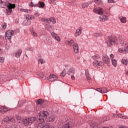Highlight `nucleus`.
I'll use <instances>...</instances> for the list:
<instances>
[{"label": "nucleus", "mask_w": 128, "mask_h": 128, "mask_svg": "<svg viewBox=\"0 0 128 128\" xmlns=\"http://www.w3.org/2000/svg\"><path fill=\"white\" fill-rule=\"evenodd\" d=\"M0 8H8L6 12L7 16H10V14L12 12V8L14 10L16 8V4H12L8 1H2V0H0Z\"/></svg>", "instance_id": "f257e3e1"}, {"label": "nucleus", "mask_w": 128, "mask_h": 128, "mask_svg": "<svg viewBox=\"0 0 128 128\" xmlns=\"http://www.w3.org/2000/svg\"><path fill=\"white\" fill-rule=\"evenodd\" d=\"M93 11L94 12L100 15L99 17L100 22H106V20H108V16L104 15V9L100 8H99L98 9L95 8L94 9Z\"/></svg>", "instance_id": "f03ea898"}, {"label": "nucleus", "mask_w": 128, "mask_h": 128, "mask_svg": "<svg viewBox=\"0 0 128 128\" xmlns=\"http://www.w3.org/2000/svg\"><path fill=\"white\" fill-rule=\"evenodd\" d=\"M107 46H112L113 44H118V38L114 36H110L106 41Z\"/></svg>", "instance_id": "7ed1b4c3"}, {"label": "nucleus", "mask_w": 128, "mask_h": 128, "mask_svg": "<svg viewBox=\"0 0 128 128\" xmlns=\"http://www.w3.org/2000/svg\"><path fill=\"white\" fill-rule=\"evenodd\" d=\"M48 112L46 111L40 112L38 118L40 122H44V120L46 118V116H48Z\"/></svg>", "instance_id": "20e7f679"}, {"label": "nucleus", "mask_w": 128, "mask_h": 128, "mask_svg": "<svg viewBox=\"0 0 128 128\" xmlns=\"http://www.w3.org/2000/svg\"><path fill=\"white\" fill-rule=\"evenodd\" d=\"M14 30H7L5 33V38L6 40H10L12 39V36H14Z\"/></svg>", "instance_id": "39448f33"}, {"label": "nucleus", "mask_w": 128, "mask_h": 128, "mask_svg": "<svg viewBox=\"0 0 128 128\" xmlns=\"http://www.w3.org/2000/svg\"><path fill=\"white\" fill-rule=\"evenodd\" d=\"M38 128H54V126L49 125L46 123H39Z\"/></svg>", "instance_id": "423d86ee"}, {"label": "nucleus", "mask_w": 128, "mask_h": 128, "mask_svg": "<svg viewBox=\"0 0 128 128\" xmlns=\"http://www.w3.org/2000/svg\"><path fill=\"white\" fill-rule=\"evenodd\" d=\"M22 52V50L21 49H18L14 53V56H16V58H20Z\"/></svg>", "instance_id": "0eeeda50"}, {"label": "nucleus", "mask_w": 128, "mask_h": 128, "mask_svg": "<svg viewBox=\"0 0 128 128\" xmlns=\"http://www.w3.org/2000/svg\"><path fill=\"white\" fill-rule=\"evenodd\" d=\"M82 32V27H79L78 29L76 30V32L74 34V36L76 38L80 36Z\"/></svg>", "instance_id": "6e6552de"}, {"label": "nucleus", "mask_w": 128, "mask_h": 128, "mask_svg": "<svg viewBox=\"0 0 128 128\" xmlns=\"http://www.w3.org/2000/svg\"><path fill=\"white\" fill-rule=\"evenodd\" d=\"M51 36L53 38H54V40H58V42H60V38L58 35V34L54 33V32H52L51 33Z\"/></svg>", "instance_id": "1a4fd4ad"}, {"label": "nucleus", "mask_w": 128, "mask_h": 128, "mask_svg": "<svg viewBox=\"0 0 128 128\" xmlns=\"http://www.w3.org/2000/svg\"><path fill=\"white\" fill-rule=\"evenodd\" d=\"M102 62L98 60H96L93 62V66H95L96 68L100 66H102Z\"/></svg>", "instance_id": "9d476101"}, {"label": "nucleus", "mask_w": 128, "mask_h": 128, "mask_svg": "<svg viewBox=\"0 0 128 128\" xmlns=\"http://www.w3.org/2000/svg\"><path fill=\"white\" fill-rule=\"evenodd\" d=\"M97 92H99L101 94H106V92H108V88H98L96 90Z\"/></svg>", "instance_id": "9b49d317"}, {"label": "nucleus", "mask_w": 128, "mask_h": 128, "mask_svg": "<svg viewBox=\"0 0 128 128\" xmlns=\"http://www.w3.org/2000/svg\"><path fill=\"white\" fill-rule=\"evenodd\" d=\"M58 80V77L54 74H50L49 76L50 82H54V80Z\"/></svg>", "instance_id": "f8f14e48"}, {"label": "nucleus", "mask_w": 128, "mask_h": 128, "mask_svg": "<svg viewBox=\"0 0 128 128\" xmlns=\"http://www.w3.org/2000/svg\"><path fill=\"white\" fill-rule=\"evenodd\" d=\"M102 60L104 64H110V58L108 56H104L102 58Z\"/></svg>", "instance_id": "ddd939ff"}, {"label": "nucleus", "mask_w": 128, "mask_h": 128, "mask_svg": "<svg viewBox=\"0 0 128 128\" xmlns=\"http://www.w3.org/2000/svg\"><path fill=\"white\" fill-rule=\"evenodd\" d=\"M74 52L75 54H78V52H80V50L78 49V44L76 43L73 46Z\"/></svg>", "instance_id": "4468645a"}, {"label": "nucleus", "mask_w": 128, "mask_h": 128, "mask_svg": "<svg viewBox=\"0 0 128 128\" xmlns=\"http://www.w3.org/2000/svg\"><path fill=\"white\" fill-rule=\"evenodd\" d=\"M28 121L29 122V124H34L36 122V117H30L28 118Z\"/></svg>", "instance_id": "2eb2a0df"}, {"label": "nucleus", "mask_w": 128, "mask_h": 128, "mask_svg": "<svg viewBox=\"0 0 128 128\" xmlns=\"http://www.w3.org/2000/svg\"><path fill=\"white\" fill-rule=\"evenodd\" d=\"M40 20L42 22H44L45 24H50V18H42Z\"/></svg>", "instance_id": "dca6fc26"}, {"label": "nucleus", "mask_w": 128, "mask_h": 128, "mask_svg": "<svg viewBox=\"0 0 128 128\" xmlns=\"http://www.w3.org/2000/svg\"><path fill=\"white\" fill-rule=\"evenodd\" d=\"M68 76H72V74H76V70L74 68H71L67 72Z\"/></svg>", "instance_id": "f3484780"}, {"label": "nucleus", "mask_w": 128, "mask_h": 128, "mask_svg": "<svg viewBox=\"0 0 128 128\" xmlns=\"http://www.w3.org/2000/svg\"><path fill=\"white\" fill-rule=\"evenodd\" d=\"M118 52L121 54H128V50L126 48H120L118 49Z\"/></svg>", "instance_id": "a211bd4d"}, {"label": "nucleus", "mask_w": 128, "mask_h": 128, "mask_svg": "<svg viewBox=\"0 0 128 128\" xmlns=\"http://www.w3.org/2000/svg\"><path fill=\"white\" fill-rule=\"evenodd\" d=\"M14 118L12 116H6L5 118H4L3 120L5 122H12V119Z\"/></svg>", "instance_id": "6ab92c4d"}, {"label": "nucleus", "mask_w": 128, "mask_h": 128, "mask_svg": "<svg viewBox=\"0 0 128 128\" xmlns=\"http://www.w3.org/2000/svg\"><path fill=\"white\" fill-rule=\"evenodd\" d=\"M32 24V21L30 20H28V19H26L23 22V25L24 26H30Z\"/></svg>", "instance_id": "aec40b11"}, {"label": "nucleus", "mask_w": 128, "mask_h": 128, "mask_svg": "<svg viewBox=\"0 0 128 128\" xmlns=\"http://www.w3.org/2000/svg\"><path fill=\"white\" fill-rule=\"evenodd\" d=\"M66 44H68V46H74V44H74V41L72 40H71L68 42Z\"/></svg>", "instance_id": "412c9836"}, {"label": "nucleus", "mask_w": 128, "mask_h": 128, "mask_svg": "<svg viewBox=\"0 0 128 128\" xmlns=\"http://www.w3.org/2000/svg\"><path fill=\"white\" fill-rule=\"evenodd\" d=\"M90 126L92 128H98V123L95 122H92L90 124Z\"/></svg>", "instance_id": "4be33fe9"}, {"label": "nucleus", "mask_w": 128, "mask_h": 128, "mask_svg": "<svg viewBox=\"0 0 128 128\" xmlns=\"http://www.w3.org/2000/svg\"><path fill=\"white\" fill-rule=\"evenodd\" d=\"M38 8H44V6H46V4H44V2H42L40 1L38 2Z\"/></svg>", "instance_id": "5701e85b"}, {"label": "nucleus", "mask_w": 128, "mask_h": 128, "mask_svg": "<svg viewBox=\"0 0 128 128\" xmlns=\"http://www.w3.org/2000/svg\"><path fill=\"white\" fill-rule=\"evenodd\" d=\"M55 118L56 116L54 115H52L48 118V122H54Z\"/></svg>", "instance_id": "b1692460"}, {"label": "nucleus", "mask_w": 128, "mask_h": 128, "mask_svg": "<svg viewBox=\"0 0 128 128\" xmlns=\"http://www.w3.org/2000/svg\"><path fill=\"white\" fill-rule=\"evenodd\" d=\"M121 62L124 64V66H128V60L126 58H123L121 60Z\"/></svg>", "instance_id": "393cba45"}, {"label": "nucleus", "mask_w": 128, "mask_h": 128, "mask_svg": "<svg viewBox=\"0 0 128 128\" xmlns=\"http://www.w3.org/2000/svg\"><path fill=\"white\" fill-rule=\"evenodd\" d=\"M20 12H26V14H30V10L28 9L22 8L20 10Z\"/></svg>", "instance_id": "a878e982"}, {"label": "nucleus", "mask_w": 128, "mask_h": 128, "mask_svg": "<svg viewBox=\"0 0 128 128\" xmlns=\"http://www.w3.org/2000/svg\"><path fill=\"white\" fill-rule=\"evenodd\" d=\"M25 18L26 20H34V18L32 17L31 15H26L25 16Z\"/></svg>", "instance_id": "bb28decb"}, {"label": "nucleus", "mask_w": 128, "mask_h": 128, "mask_svg": "<svg viewBox=\"0 0 128 128\" xmlns=\"http://www.w3.org/2000/svg\"><path fill=\"white\" fill-rule=\"evenodd\" d=\"M23 124L25 126H28V124H30V122H28V119L26 118L23 120Z\"/></svg>", "instance_id": "cd10ccee"}, {"label": "nucleus", "mask_w": 128, "mask_h": 128, "mask_svg": "<svg viewBox=\"0 0 128 128\" xmlns=\"http://www.w3.org/2000/svg\"><path fill=\"white\" fill-rule=\"evenodd\" d=\"M92 60H100V56L99 55L96 54L92 57Z\"/></svg>", "instance_id": "c85d7f7f"}, {"label": "nucleus", "mask_w": 128, "mask_h": 128, "mask_svg": "<svg viewBox=\"0 0 128 128\" xmlns=\"http://www.w3.org/2000/svg\"><path fill=\"white\" fill-rule=\"evenodd\" d=\"M66 69H64L63 70V72H62V73L60 74V76H62V78H64L66 76Z\"/></svg>", "instance_id": "c756f323"}, {"label": "nucleus", "mask_w": 128, "mask_h": 128, "mask_svg": "<svg viewBox=\"0 0 128 128\" xmlns=\"http://www.w3.org/2000/svg\"><path fill=\"white\" fill-rule=\"evenodd\" d=\"M8 110H10V108L4 106L3 114H5V112H8Z\"/></svg>", "instance_id": "7c9ffc66"}, {"label": "nucleus", "mask_w": 128, "mask_h": 128, "mask_svg": "<svg viewBox=\"0 0 128 128\" xmlns=\"http://www.w3.org/2000/svg\"><path fill=\"white\" fill-rule=\"evenodd\" d=\"M37 104H40L42 105V104H44V100L42 99H39L36 101Z\"/></svg>", "instance_id": "2f4dec72"}, {"label": "nucleus", "mask_w": 128, "mask_h": 128, "mask_svg": "<svg viewBox=\"0 0 128 128\" xmlns=\"http://www.w3.org/2000/svg\"><path fill=\"white\" fill-rule=\"evenodd\" d=\"M50 22H52V24H56V18H53V17L50 18Z\"/></svg>", "instance_id": "473e14b6"}, {"label": "nucleus", "mask_w": 128, "mask_h": 128, "mask_svg": "<svg viewBox=\"0 0 128 128\" xmlns=\"http://www.w3.org/2000/svg\"><path fill=\"white\" fill-rule=\"evenodd\" d=\"M86 78L88 80H91L90 76V74H88V72H86Z\"/></svg>", "instance_id": "72a5a7b5"}, {"label": "nucleus", "mask_w": 128, "mask_h": 128, "mask_svg": "<svg viewBox=\"0 0 128 128\" xmlns=\"http://www.w3.org/2000/svg\"><path fill=\"white\" fill-rule=\"evenodd\" d=\"M7 24L6 23L4 22V23H3L1 26H2V28L3 30H6V26H7Z\"/></svg>", "instance_id": "f704fd0d"}, {"label": "nucleus", "mask_w": 128, "mask_h": 128, "mask_svg": "<svg viewBox=\"0 0 128 128\" xmlns=\"http://www.w3.org/2000/svg\"><path fill=\"white\" fill-rule=\"evenodd\" d=\"M112 64L114 66L116 67L118 65L116 64V59H114V60H112Z\"/></svg>", "instance_id": "c9c22d12"}, {"label": "nucleus", "mask_w": 128, "mask_h": 128, "mask_svg": "<svg viewBox=\"0 0 128 128\" xmlns=\"http://www.w3.org/2000/svg\"><path fill=\"white\" fill-rule=\"evenodd\" d=\"M46 28H48V30H49L50 32L54 30V28H52V25H48Z\"/></svg>", "instance_id": "e433bc0d"}, {"label": "nucleus", "mask_w": 128, "mask_h": 128, "mask_svg": "<svg viewBox=\"0 0 128 128\" xmlns=\"http://www.w3.org/2000/svg\"><path fill=\"white\" fill-rule=\"evenodd\" d=\"M62 128H70V125L69 123L64 124Z\"/></svg>", "instance_id": "4c0bfd02"}, {"label": "nucleus", "mask_w": 128, "mask_h": 128, "mask_svg": "<svg viewBox=\"0 0 128 128\" xmlns=\"http://www.w3.org/2000/svg\"><path fill=\"white\" fill-rule=\"evenodd\" d=\"M88 6V3H84L82 4V8H86Z\"/></svg>", "instance_id": "58836bf2"}, {"label": "nucleus", "mask_w": 128, "mask_h": 128, "mask_svg": "<svg viewBox=\"0 0 128 128\" xmlns=\"http://www.w3.org/2000/svg\"><path fill=\"white\" fill-rule=\"evenodd\" d=\"M118 116L120 118H123L124 120L126 118V116H124L123 114H119Z\"/></svg>", "instance_id": "ea45409f"}, {"label": "nucleus", "mask_w": 128, "mask_h": 128, "mask_svg": "<svg viewBox=\"0 0 128 128\" xmlns=\"http://www.w3.org/2000/svg\"><path fill=\"white\" fill-rule=\"evenodd\" d=\"M38 62H40V64H44V62H46V61L44 60V59H42V58H40L38 59Z\"/></svg>", "instance_id": "a19ab883"}, {"label": "nucleus", "mask_w": 128, "mask_h": 128, "mask_svg": "<svg viewBox=\"0 0 128 128\" xmlns=\"http://www.w3.org/2000/svg\"><path fill=\"white\" fill-rule=\"evenodd\" d=\"M120 20L122 22H124V23L126 22V18L122 17L120 18Z\"/></svg>", "instance_id": "79ce46f5"}, {"label": "nucleus", "mask_w": 128, "mask_h": 128, "mask_svg": "<svg viewBox=\"0 0 128 128\" xmlns=\"http://www.w3.org/2000/svg\"><path fill=\"white\" fill-rule=\"evenodd\" d=\"M94 2L97 4H102V0H94Z\"/></svg>", "instance_id": "37998d69"}, {"label": "nucleus", "mask_w": 128, "mask_h": 128, "mask_svg": "<svg viewBox=\"0 0 128 128\" xmlns=\"http://www.w3.org/2000/svg\"><path fill=\"white\" fill-rule=\"evenodd\" d=\"M93 36L94 38H98V36H100V33H95Z\"/></svg>", "instance_id": "c03bdc74"}, {"label": "nucleus", "mask_w": 128, "mask_h": 128, "mask_svg": "<svg viewBox=\"0 0 128 128\" xmlns=\"http://www.w3.org/2000/svg\"><path fill=\"white\" fill-rule=\"evenodd\" d=\"M32 36H34L35 38H36V36H38V34L34 31H32Z\"/></svg>", "instance_id": "a18cd8bd"}, {"label": "nucleus", "mask_w": 128, "mask_h": 128, "mask_svg": "<svg viewBox=\"0 0 128 128\" xmlns=\"http://www.w3.org/2000/svg\"><path fill=\"white\" fill-rule=\"evenodd\" d=\"M110 58L111 60H116V58H114V54H110Z\"/></svg>", "instance_id": "49530a36"}, {"label": "nucleus", "mask_w": 128, "mask_h": 128, "mask_svg": "<svg viewBox=\"0 0 128 128\" xmlns=\"http://www.w3.org/2000/svg\"><path fill=\"white\" fill-rule=\"evenodd\" d=\"M4 62V58L0 56V62L3 64Z\"/></svg>", "instance_id": "de8ad7c7"}, {"label": "nucleus", "mask_w": 128, "mask_h": 128, "mask_svg": "<svg viewBox=\"0 0 128 128\" xmlns=\"http://www.w3.org/2000/svg\"><path fill=\"white\" fill-rule=\"evenodd\" d=\"M0 114H4V106H0Z\"/></svg>", "instance_id": "09e8293b"}, {"label": "nucleus", "mask_w": 128, "mask_h": 128, "mask_svg": "<svg viewBox=\"0 0 128 128\" xmlns=\"http://www.w3.org/2000/svg\"><path fill=\"white\" fill-rule=\"evenodd\" d=\"M6 48H7V50H8V48H10V44H7L6 45Z\"/></svg>", "instance_id": "8fccbe9b"}, {"label": "nucleus", "mask_w": 128, "mask_h": 128, "mask_svg": "<svg viewBox=\"0 0 128 128\" xmlns=\"http://www.w3.org/2000/svg\"><path fill=\"white\" fill-rule=\"evenodd\" d=\"M108 4H114V0H108Z\"/></svg>", "instance_id": "3c124183"}, {"label": "nucleus", "mask_w": 128, "mask_h": 128, "mask_svg": "<svg viewBox=\"0 0 128 128\" xmlns=\"http://www.w3.org/2000/svg\"><path fill=\"white\" fill-rule=\"evenodd\" d=\"M119 42L121 44H124V39H122V38H121L119 40Z\"/></svg>", "instance_id": "603ef678"}, {"label": "nucleus", "mask_w": 128, "mask_h": 128, "mask_svg": "<svg viewBox=\"0 0 128 128\" xmlns=\"http://www.w3.org/2000/svg\"><path fill=\"white\" fill-rule=\"evenodd\" d=\"M29 6H30V8H32L34 6V2H30L29 3Z\"/></svg>", "instance_id": "864d4df0"}, {"label": "nucleus", "mask_w": 128, "mask_h": 128, "mask_svg": "<svg viewBox=\"0 0 128 128\" xmlns=\"http://www.w3.org/2000/svg\"><path fill=\"white\" fill-rule=\"evenodd\" d=\"M51 2L54 4H56V0H52Z\"/></svg>", "instance_id": "5fc2aeb1"}, {"label": "nucleus", "mask_w": 128, "mask_h": 128, "mask_svg": "<svg viewBox=\"0 0 128 128\" xmlns=\"http://www.w3.org/2000/svg\"><path fill=\"white\" fill-rule=\"evenodd\" d=\"M34 8H38V4H34Z\"/></svg>", "instance_id": "6e6d98bb"}, {"label": "nucleus", "mask_w": 128, "mask_h": 128, "mask_svg": "<svg viewBox=\"0 0 128 128\" xmlns=\"http://www.w3.org/2000/svg\"><path fill=\"white\" fill-rule=\"evenodd\" d=\"M128 48V43L125 44V48Z\"/></svg>", "instance_id": "4d7b16f0"}, {"label": "nucleus", "mask_w": 128, "mask_h": 128, "mask_svg": "<svg viewBox=\"0 0 128 128\" xmlns=\"http://www.w3.org/2000/svg\"><path fill=\"white\" fill-rule=\"evenodd\" d=\"M36 110L37 111L38 110H40V108H39L38 106H36Z\"/></svg>", "instance_id": "13d9d810"}, {"label": "nucleus", "mask_w": 128, "mask_h": 128, "mask_svg": "<svg viewBox=\"0 0 128 128\" xmlns=\"http://www.w3.org/2000/svg\"><path fill=\"white\" fill-rule=\"evenodd\" d=\"M71 78H72V80H74V78H74V76H71Z\"/></svg>", "instance_id": "bf43d9fd"}, {"label": "nucleus", "mask_w": 128, "mask_h": 128, "mask_svg": "<svg viewBox=\"0 0 128 128\" xmlns=\"http://www.w3.org/2000/svg\"><path fill=\"white\" fill-rule=\"evenodd\" d=\"M2 54V48H0V54Z\"/></svg>", "instance_id": "052dcab7"}, {"label": "nucleus", "mask_w": 128, "mask_h": 128, "mask_svg": "<svg viewBox=\"0 0 128 128\" xmlns=\"http://www.w3.org/2000/svg\"><path fill=\"white\" fill-rule=\"evenodd\" d=\"M18 120H20V117H18Z\"/></svg>", "instance_id": "680f3d73"}, {"label": "nucleus", "mask_w": 128, "mask_h": 128, "mask_svg": "<svg viewBox=\"0 0 128 128\" xmlns=\"http://www.w3.org/2000/svg\"><path fill=\"white\" fill-rule=\"evenodd\" d=\"M120 128H124V126L120 127Z\"/></svg>", "instance_id": "e2e57ef3"}, {"label": "nucleus", "mask_w": 128, "mask_h": 128, "mask_svg": "<svg viewBox=\"0 0 128 128\" xmlns=\"http://www.w3.org/2000/svg\"><path fill=\"white\" fill-rule=\"evenodd\" d=\"M26 58H28V55H26Z\"/></svg>", "instance_id": "0e129e2a"}, {"label": "nucleus", "mask_w": 128, "mask_h": 128, "mask_svg": "<svg viewBox=\"0 0 128 128\" xmlns=\"http://www.w3.org/2000/svg\"><path fill=\"white\" fill-rule=\"evenodd\" d=\"M103 128H109L108 127H103Z\"/></svg>", "instance_id": "69168bd1"}, {"label": "nucleus", "mask_w": 128, "mask_h": 128, "mask_svg": "<svg viewBox=\"0 0 128 128\" xmlns=\"http://www.w3.org/2000/svg\"><path fill=\"white\" fill-rule=\"evenodd\" d=\"M37 16H40V14H38Z\"/></svg>", "instance_id": "338daca9"}, {"label": "nucleus", "mask_w": 128, "mask_h": 128, "mask_svg": "<svg viewBox=\"0 0 128 128\" xmlns=\"http://www.w3.org/2000/svg\"><path fill=\"white\" fill-rule=\"evenodd\" d=\"M42 78H44V76H42Z\"/></svg>", "instance_id": "774afa93"}]
</instances>
